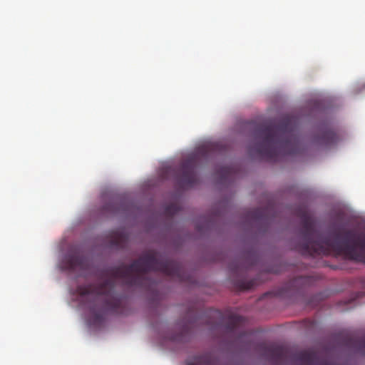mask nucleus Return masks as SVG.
I'll return each mask as SVG.
<instances>
[{
    "label": "nucleus",
    "instance_id": "f257e3e1",
    "mask_svg": "<svg viewBox=\"0 0 365 365\" xmlns=\"http://www.w3.org/2000/svg\"><path fill=\"white\" fill-rule=\"evenodd\" d=\"M158 271L169 277H178L180 265L170 259H164L158 253L148 251L130 265L121 264L106 269L103 274L105 280L98 285H80L76 292L85 307L89 309V322L94 327H101L106 312H123L126 299L118 290L116 282L120 281L130 287L148 289L153 286L146 277L149 272Z\"/></svg>",
    "mask_w": 365,
    "mask_h": 365
},
{
    "label": "nucleus",
    "instance_id": "f03ea898",
    "mask_svg": "<svg viewBox=\"0 0 365 365\" xmlns=\"http://www.w3.org/2000/svg\"><path fill=\"white\" fill-rule=\"evenodd\" d=\"M295 128L296 118L289 115L258 125L255 129V142L250 148V155L274 162L279 155L297 153L299 140Z\"/></svg>",
    "mask_w": 365,
    "mask_h": 365
},
{
    "label": "nucleus",
    "instance_id": "7ed1b4c3",
    "mask_svg": "<svg viewBox=\"0 0 365 365\" xmlns=\"http://www.w3.org/2000/svg\"><path fill=\"white\" fill-rule=\"evenodd\" d=\"M301 218L302 242L299 251L304 255L318 256L342 254V225H332L326 232L317 230L316 222L306 208L297 212Z\"/></svg>",
    "mask_w": 365,
    "mask_h": 365
},
{
    "label": "nucleus",
    "instance_id": "20e7f679",
    "mask_svg": "<svg viewBox=\"0 0 365 365\" xmlns=\"http://www.w3.org/2000/svg\"><path fill=\"white\" fill-rule=\"evenodd\" d=\"M264 354L269 361L277 365L289 360L295 361L297 365H338L332 359L321 357L313 350L294 353L283 346L269 345L264 347Z\"/></svg>",
    "mask_w": 365,
    "mask_h": 365
},
{
    "label": "nucleus",
    "instance_id": "39448f33",
    "mask_svg": "<svg viewBox=\"0 0 365 365\" xmlns=\"http://www.w3.org/2000/svg\"><path fill=\"white\" fill-rule=\"evenodd\" d=\"M219 147L218 143L203 145L182 163L180 175L178 178V185L181 188L192 187L197 183V178L195 169L197 162L201 158H207L210 152L218 150Z\"/></svg>",
    "mask_w": 365,
    "mask_h": 365
},
{
    "label": "nucleus",
    "instance_id": "423d86ee",
    "mask_svg": "<svg viewBox=\"0 0 365 365\" xmlns=\"http://www.w3.org/2000/svg\"><path fill=\"white\" fill-rule=\"evenodd\" d=\"M344 258L350 259L365 264V224L358 232L354 233L349 242L346 241V232L344 230Z\"/></svg>",
    "mask_w": 365,
    "mask_h": 365
},
{
    "label": "nucleus",
    "instance_id": "0eeeda50",
    "mask_svg": "<svg viewBox=\"0 0 365 365\" xmlns=\"http://www.w3.org/2000/svg\"><path fill=\"white\" fill-rule=\"evenodd\" d=\"M86 259L78 252L68 254L63 261V269L68 271L83 270L86 267Z\"/></svg>",
    "mask_w": 365,
    "mask_h": 365
},
{
    "label": "nucleus",
    "instance_id": "6e6552de",
    "mask_svg": "<svg viewBox=\"0 0 365 365\" xmlns=\"http://www.w3.org/2000/svg\"><path fill=\"white\" fill-rule=\"evenodd\" d=\"M187 365H217V361L212 354L205 353L187 360Z\"/></svg>",
    "mask_w": 365,
    "mask_h": 365
},
{
    "label": "nucleus",
    "instance_id": "1a4fd4ad",
    "mask_svg": "<svg viewBox=\"0 0 365 365\" xmlns=\"http://www.w3.org/2000/svg\"><path fill=\"white\" fill-rule=\"evenodd\" d=\"M127 237L126 235L119 231H115L112 233V239L110 242V246L115 249H121L126 245Z\"/></svg>",
    "mask_w": 365,
    "mask_h": 365
},
{
    "label": "nucleus",
    "instance_id": "9d476101",
    "mask_svg": "<svg viewBox=\"0 0 365 365\" xmlns=\"http://www.w3.org/2000/svg\"><path fill=\"white\" fill-rule=\"evenodd\" d=\"M191 324H186L183 326L180 333L172 334L168 336V339L173 341L183 342L187 340L190 336L191 330Z\"/></svg>",
    "mask_w": 365,
    "mask_h": 365
},
{
    "label": "nucleus",
    "instance_id": "9b49d317",
    "mask_svg": "<svg viewBox=\"0 0 365 365\" xmlns=\"http://www.w3.org/2000/svg\"><path fill=\"white\" fill-rule=\"evenodd\" d=\"M245 322V318L239 315H230L227 322L226 330L227 332L232 333Z\"/></svg>",
    "mask_w": 365,
    "mask_h": 365
},
{
    "label": "nucleus",
    "instance_id": "f8f14e48",
    "mask_svg": "<svg viewBox=\"0 0 365 365\" xmlns=\"http://www.w3.org/2000/svg\"><path fill=\"white\" fill-rule=\"evenodd\" d=\"M127 210V205L125 203H118L115 200H112L103 206V211L113 214L119 213L120 211Z\"/></svg>",
    "mask_w": 365,
    "mask_h": 365
},
{
    "label": "nucleus",
    "instance_id": "ddd939ff",
    "mask_svg": "<svg viewBox=\"0 0 365 365\" xmlns=\"http://www.w3.org/2000/svg\"><path fill=\"white\" fill-rule=\"evenodd\" d=\"M266 210L261 207L250 210L247 213V217L254 222H261L265 220Z\"/></svg>",
    "mask_w": 365,
    "mask_h": 365
},
{
    "label": "nucleus",
    "instance_id": "4468645a",
    "mask_svg": "<svg viewBox=\"0 0 365 365\" xmlns=\"http://www.w3.org/2000/svg\"><path fill=\"white\" fill-rule=\"evenodd\" d=\"M351 344L355 353L365 356V334L352 339Z\"/></svg>",
    "mask_w": 365,
    "mask_h": 365
},
{
    "label": "nucleus",
    "instance_id": "2eb2a0df",
    "mask_svg": "<svg viewBox=\"0 0 365 365\" xmlns=\"http://www.w3.org/2000/svg\"><path fill=\"white\" fill-rule=\"evenodd\" d=\"M234 169L230 166H222L217 169V175H218L221 182H225L232 178Z\"/></svg>",
    "mask_w": 365,
    "mask_h": 365
},
{
    "label": "nucleus",
    "instance_id": "dca6fc26",
    "mask_svg": "<svg viewBox=\"0 0 365 365\" xmlns=\"http://www.w3.org/2000/svg\"><path fill=\"white\" fill-rule=\"evenodd\" d=\"M306 279L303 277H296L291 281H289L285 286L280 288V289L277 292V295L279 297H284L289 292V289L292 287H295L296 284L302 283L304 282Z\"/></svg>",
    "mask_w": 365,
    "mask_h": 365
},
{
    "label": "nucleus",
    "instance_id": "f3484780",
    "mask_svg": "<svg viewBox=\"0 0 365 365\" xmlns=\"http://www.w3.org/2000/svg\"><path fill=\"white\" fill-rule=\"evenodd\" d=\"M337 136L336 133L331 130H326L323 132L321 141L326 145L333 144L336 141Z\"/></svg>",
    "mask_w": 365,
    "mask_h": 365
},
{
    "label": "nucleus",
    "instance_id": "a211bd4d",
    "mask_svg": "<svg viewBox=\"0 0 365 365\" xmlns=\"http://www.w3.org/2000/svg\"><path fill=\"white\" fill-rule=\"evenodd\" d=\"M365 296V292H356L351 295V298L348 300L344 299V311L345 310V305L354 304H357L360 303V299Z\"/></svg>",
    "mask_w": 365,
    "mask_h": 365
},
{
    "label": "nucleus",
    "instance_id": "6ab92c4d",
    "mask_svg": "<svg viewBox=\"0 0 365 365\" xmlns=\"http://www.w3.org/2000/svg\"><path fill=\"white\" fill-rule=\"evenodd\" d=\"M256 281L255 279L252 280H240L237 282V285L239 288L242 290L250 289L255 287L256 284Z\"/></svg>",
    "mask_w": 365,
    "mask_h": 365
},
{
    "label": "nucleus",
    "instance_id": "aec40b11",
    "mask_svg": "<svg viewBox=\"0 0 365 365\" xmlns=\"http://www.w3.org/2000/svg\"><path fill=\"white\" fill-rule=\"evenodd\" d=\"M180 210V207L175 203L168 205L165 209V214L169 217H173L178 214Z\"/></svg>",
    "mask_w": 365,
    "mask_h": 365
},
{
    "label": "nucleus",
    "instance_id": "412c9836",
    "mask_svg": "<svg viewBox=\"0 0 365 365\" xmlns=\"http://www.w3.org/2000/svg\"><path fill=\"white\" fill-rule=\"evenodd\" d=\"M353 92L356 94L365 92V81H359L355 83L353 88Z\"/></svg>",
    "mask_w": 365,
    "mask_h": 365
},
{
    "label": "nucleus",
    "instance_id": "4be33fe9",
    "mask_svg": "<svg viewBox=\"0 0 365 365\" xmlns=\"http://www.w3.org/2000/svg\"><path fill=\"white\" fill-rule=\"evenodd\" d=\"M344 365H346V349L348 345L349 344V339L344 331Z\"/></svg>",
    "mask_w": 365,
    "mask_h": 365
},
{
    "label": "nucleus",
    "instance_id": "5701e85b",
    "mask_svg": "<svg viewBox=\"0 0 365 365\" xmlns=\"http://www.w3.org/2000/svg\"><path fill=\"white\" fill-rule=\"evenodd\" d=\"M230 269H231L232 270H233V271H235V270L237 271V269H238V267L237 266L236 267H233L232 266H230Z\"/></svg>",
    "mask_w": 365,
    "mask_h": 365
}]
</instances>
